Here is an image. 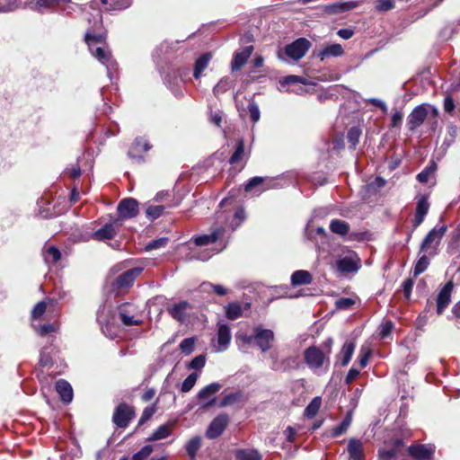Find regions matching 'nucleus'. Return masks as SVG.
Returning a JSON list of instances; mask_svg holds the SVG:
<instances>
[{
	"label": "nucleus",
	"instance_id": "nucleus-1",
	"mask_svg": "<svg viewBox=\"0 0 460 460\" xmlns=\"http://www.w3.org/2000/svg\"><path fill=\"white\" fill-rule=\"evenodd\" d=\"M230 235L226 234L225 227H217L210 234L193 236L189 243H194L196 246H207L209 244L217 243L219 248L214 250H204L200 252H191L188 257V261H206L210 259L214 254L223 251L229 242Z\"/></svg>",
	"mask_w": 460,
	"mask_h": 460
},
{
	"label": "nucleus",
	"instance_id": "nucleus-2",
	"mask_svg": "<svg viewBox=\"0 0 460 460\" xmlns=\"http://www.w3.org/2000/svg\"><path fill=\"white\" fill-rule=\"evenodd\" d=\"M84 40L91 54L106 67L107 75L112 81L117 71V62L112 58L111 51L101 46L104 43V36L101 33L96 34L87 31Z\"/></svg>",
	"mask_w": 460,
	"mask_h": 460
},
{
	"label": "nucleus",
	"instance_id": "nucleus-3",
	"mask_svg": "<svg viewBox=\"0 0 460 460\" xmlns=\"http://www.w3.org/2000/svg\"><path fill=\"white\" fill-rule=\"evenodd\" d=\"M304 361L315 375L326 374L330 368V358L317 346H310L304 351Z\"/></svg>",
	"mask_w": 460,
	"mask_h": 460
},
{
	"label": "nucleus",
	"instance_id": "nucleus-4",
	"mask_svg": "<svg viewBox=\"0 0 460 460\" xmlns=\"http://www.w3.org/2000/svg\"><path fill=\"white\" fill-rule=\"evenodd\" d=\"M166 311L173 320L186 323L191 316L193 305L186 300H181L167 305Z\"/></svg>",
	"mask_w": 460,
	"mask_h": 460
},
{
	"label": "nucleus",
	"instance_id": "nucleus-5",
	"mask_svg": "<svg viewBox=\"0 0 460 460\" xmlns=\"http://www.w3.org/2000/svg\"><path fill=\"white\" fill-rule=\"evenodd\" d=\"M447 231V226H442L440 227L432 228L425 236L420 243V252H428L429 249L436 251L441 239L443 238ZM429 254L434 255L436 252H429Z\"/></svg>",
	"mask_w": 460,
	"mask_h": 460
},
{
	"label": "nucleus",
	"instance_id": "nucleus-6",
	"mask_svg": "<svg viewBox=\"0 0 460 460\" xmlns=\"http://www.w3.org/2000/svg\"><path fill=\"white\" fill-rule=\"evenodd\" d=\"M311 42L305 38H299L285 47V55L293 61L300 60L311 48Z\"/></svg>",
	"mask_w": 460,
	"mask_h": 460
},
{
	"label": "nucleus",
	"instance_id": "nucleus-7",
	"mask_svg": "<svg viewBox=\"0 0 460 460\" xmlns=\"http://www.w3.org/2000/svg\"><path fill=\"white\" fill-rule=\"evenodd\" d=\"M135 417L134 408L126 402H120L115 409L112 420L115 425L120 429L128 426L131 420Z\"/></svg>",
	"mask_w": 460,
	"mask_h": 460
},
{
	"label": "nucleus",
	"instance_id": "nucleus-8",
	"mask_svg": "<svg viewBox=\"0 0 460 460\" xmlns=\"http://www.w3.org/2000/svg\"><path fill=\"white\" fill-rule=\"evenodd\" d=\"M138 202L133 198H126L121 199L117 207L118 217L122 224L123 220L131 219L138 214Z\"/></svg>",
	"mask_w": 460,
	"mask_h": 460
},
{
	"label": "nucleus",
	"instance_id": "nucleus-9",
	"mask_svg": "<svg viewBox=\"0 0 460 460\" xmlns=\"http://www.w3.org/2000/svg\"><path fill=\"white\" fill-rule=\"evenodd\" d=\"M142 270V268H132L121 273L111 282V290L119 292L121 289L128 288Z\"/></svg>",
	"mask_w": 460,
	"mask_h": 460
},
{
	"label": "nucleus",
	"instance_id": "nucleus-10",
	"mask_svg": "<svg viewBox=\"0 0 460 460\" xmlns=\"http://www.w3.org/2000/svg\"><path fill=\"white\" fill-rule=\"evenodd\" d=\"M152 146L149 142L142 137H136L128 149V156L135 162L141 164L144 162V154L151 149Z\"/></svg>",
	"mask_w": 460,
	"mask_h": 460
},
{
	"label": "nucleus",
	"instance_id": "nucleus-11",
	"mask_svg": "<svg viewBox=\"0 0 460 460\" xmlns=\"http://www.w3.org/2000/svg\"><path fill=\"white\" fill-rule=\"evenodd\" d=\"M122 224L119 222V219H114L110 223H106L102 227L94 231L92 234V237L95 241H106L114 238L119 227Z\"/></svg>",
	"mask_w": 460,
	"mask_h": 460
},
{
	"label": "nucleus",
	"instance_id": "nucleus-12",
	"mask_svg": "<svg viewBox=\"0 0 460 460\" xmlns=\"http://www.w3.org/2000/svg\"><path fill=\"white\" fill-rule=\"evenodd\" d=\"M232 340L231 329L228 324L218 323L217 324V343L214 344L217 352L226 351Z\"/></svg>",
	"mask_w": 460,
	"mask_h": 460
},
{
	"label": "nucleus",
	"instance_id": "nucleus-13",
	"mask_svg": "<svg viewBox=\"0 0 460 460\" xmlns=\"http://www.w3.org/2000/svg\"><path fill=\"white\" fill-rule=\"evenodd\" d=\"M229 423V417L226 413L217 415L210 422L206 431V437L209 439L218 438L226 429Z\"/></svg>",
	"mask_w": 460,
	"mask_h": 460
},
{
	"label": "nucleus",
	"instance_id": "nucleus-14",
	"mask_svg": "<svg viewBox=\"0 0 460 460\" xmlns=\"http://www.w3.org/2000/svg\"><path fill=\"white\" fill-rule=\"evenodd\" d=\"M273 340L274 332L271 330L261 327L255 328L254 343L262 352H266L271 348Z\"/></svg>",
	"mask_w": 460,
	"mask_h": 460
},
{
	"label": "nucleus",
	"instance_id": "nucleus-15",
	"mask_svg": "<svg viewBox=\"0 0 460 460\" xmlns=\"http://www.w3.org/2000/svg\"><path fill=\"white\" fill-rule=\"evenodd\" d=\"M428 111L424 104L416 106L408 116L407 125L411 131L419 128L425 120Z\"/></svg>",
	"mask_w": 460,
	"mask_h": 460
},
{
	"label": "nucleus",
	"instance_id": "nucleus-16",
	"mask_svg": "<svg viewBox=\"0 0 460 460\" xmlns=\"http://www.w3.org/2000/svg\"><path fill=\"white\" fill-rule=\"evenodd\" d=\"M221 384L215 382L206 385L198 393L197 398L199 401L208 400V402L203 403L204 408L210 407L215 403L214 395L221 389Z\"/></svg>",
	"mask_w": 460,
	"mask_h": 460
},
{
	"label": "nucleus",
	"instance_id": "nucleus-17",
	"mask_svg": "<svg viewBox=\"0 0 460 460\" xmlns=\"http://www.w3.org/2000/svg\"><path fill=\"white\" fill-rule=\"evenodd\" d=\"M454 288L452 281H448L438 292L437 296V313L441 314L451 301V294Z\"/></svg>",
	"mask_w": 460,
	"mask_h": 460
},
{
	"label": "nucleus",
	"instance_id": "nucleus-18",
	"mask_svg": "<svg viewBox=\"0 0 460 460\" xmlns=\"http://www.w3.org/2000/svg\"><path fill=\"white\" fill-rule=\"evenodd\" d=\"M253 51L252 46L244 47L240 52H235L231 61V70L238 71L247 62Z\"/></svg>",
	"mask_w": 460,
	"mask_h": 460
},
{
	"label": "nucleus",
	"instance_id": "nucleus-19",
	"mask_svg": "<svg viewBox=\"0 0 460 460\" xmlns=\"http://www.w3.org/2000/svg\"><path fill=\"white\" fill-rule=\"evenodd\" d=\"M347 452L351 460H364V446L363 442L358 438H350L348 441Z\"/></svg>",
	"mask_w": 460,
	"mask_h": 460
},
{
	"label": "nucleus",
	"instance_id": "nucleus-20",
	"mask_svg": "<svg viewBox=\"0 0 460 460\" xmlns=\"http://www.w3.org/2000/svg\"><path fill=\"white\" fill-rule=\"evenodd\" d=\"M344 55V49L341 44L333 43L325 46L316 53V57L323 61L328 58H338Z\"/></svg>",
	"mask_w": 460,
	"mask_h": 460
},
{
	"label": "nucleus",
	"instance_id": "nucleus-21",
	"mask_svg": "<svg viewBox=\"0 0 460 460\" xmlns=\"http://www.w3.org/2000/svg\"><path fill=\"white\" fill-rule=\"evenodd\" d=\"M336 268L341 273H353L358 270V265L352 256H345L336 261Z\"/></svg>",
	"mask_w": 460,
	"mask_h": 460
},
{
	"label": "nucleus",
	"instance_id": "nucleus-22",
	"mask_svg": "<svg viewBox=\"0 0 460 460\" xmlns=\"http://www.w3.org/2000/svg\"><path fill=\"white\" fill-rule=\"evenodd\" d=\"M56 390L63 402L70 403L72 402L74 396L73 388L66 380H58L56 383Z\"/></svg>",
	"mask_w": 460,
	"mask_h": 460
},
{
	"label": "nucleus",
	"instance_id": "nucleus-23",
	"mask_svg": "<svg viewBox=\"0 0 460 460\" xmlns=\"http://www.w3.org/2000/svg\"><path fill=\"white\" fill-rule=\"evenodd\" d=\"M146 206V217L150 220L154 221L160 217L164 210L168 208H171V206L167 205H156L152 201H148L145 204Z\"/></svg>",
	"mask_w": 460,
	"mask_h": 460
},
{
	"label": "nucleus",
	"instance_id": "nucleus-24",
	"mask_svg": "<svg viewBox=\"0 0 460 460\" xmlns=\"http://www.w3.org/2000/svg\"><path fill=\"white\" fill-rule=\"evenodd\" d=\"M212 58V54L210 52H206L202 54L194 64L193 76L195 79H199L202 72L208 67V63Z\"/></svg>",
	"mask_w": 460,
	"mask_h": 460
},
{
	"label": "nucleus",
	"instance_id": "nucleus-25",
	"mask_svg": "<svg viewBox=\"0 0 460 460\" xmlns=\"http://www.w3.org/2000/svg\"><path fill=\"white\" fill-rule=\"evenodd\" d=\"M31 9L40 14L58 10L57 0H36Z\"/></svg>",
	"mask_w": 460,
	"mask_h": 460
},
{
	"label": "nucleus",
	"instance_id": "nucleus-26",
	"mask_svg": "<svg viewBox=\"0 0 460 460\" xmlns=\"http://www.w3.org/2000/svg\"><path fill=\"white\" fill-rule=\"evenodd\" d=\"M313 281L311 273L307 270H299L291 275V285L294 287L307 285Z\"/></svg>",
	"mask_w": 460,
	"mask_h": 460
},
{
	"label": "nucleus",
	"instance_id": "nucleus-27",
	"mask_svg": "<svg viewBox=\"0 0 460 460\" xmlns=\"http://www.w3.org/2000/svg\"><path fill=\"white\" fill-rule=\"evenodd\" d=\"M249 153L244 151V141L243 138L238 139L236 147L231 157L229 158L230 164H237L243 160H247Z\"/></svg>",
	"mask_w": 460,
	"mask_h": 460
},
{
	"label": "nucleus",
	"instance_id": "nucleus-28",
	"mask_svg": "<svg viewBox=\"0 0 460 460\" xmlns=\"http://www.w3.org/2000/svg\"><path fill=\"white\" fill-rule=\"evenodd\" d=\"M246 214L243 208H238L233 215L232 219L226 222V226L232 231H235L245 220Z\"/></svg>",
	"mask_w": 460,
	"mask_h": 460
},
{
	"label": "nucleus",
	"instance_id": "nucleus-29",
	"mask_svg": "<svg viewBox=\"0 0 460 460\" xmlns=\"http://www.w3.org/2000/svg\"><path fill=\"white\" fill-rule=\"evenodd\" d=\"M305 84L306 82L302 76H299V75H287V76H284L279 79L278 89L280 92H288V86L290 84Z\"/></svg>",
	"mask_w": 460,
	"mask_h": 460
},
{
	"label": "nucleus",
	"instance_id": "nucleus-30",
	"mask_svg": "<svg viewBox=\"0 0 460 460\" xmlns=\"http://www.w3.org/2000/svg\"><path fill=\"white\" fill-rule=\"evenodd\" d=\"M225 312L226 318L234 321L243 315V307L238 302H231L225 306Z\"/></svg>",
	"mask_w": 460,
	"mask_h": 460
},
{
	"label": "nucleus",
	"instance_id": "nucleus-31",
	"mask_svg": "<svg viewBox=\"0 0 460 460\" xmlns=\"http://www.w3.org/2000/svg\"><path fill=\"white\" fill-rule=\"evenodd\" d=\"M234 84V81L228 76L222 77L219 82L214 86L213 93L216 97L225 93Z\"/></svg>",
	"mask_w": 460,
	"mask_h": 460
},
{
	"label": "nucleus",
	"instance_id": "nucleus-32",
	"mask_svg": "<svg viewBox=\"0 0 460 460\" xmlns=\"http://www.w3.org/2000/svg\"><path fill=\"white\" fill-rule=\"evenodd\" d=\"M172 434V427L169 424L159 426L151 435L147 438V441H155L168 438Z\"/></svg>",
	"mask_w": 460,
	"mask_h": 460
},
{
	"label": "nucleus",
	"instance_id": "nucleus-33",
	"mask_svg": "<svg viewBox=\"0 0 460 460\" xmlns=\"http://www.w3.org/2000/svg\"><path fill=\"white\" fill-rule=\"evenodd\" d=\"M235 457L236 460H262L261 455L256 449H238Z\"/></svg>",
	"mask_w": 460,
	"mask_h": 460
},
{
	"label": "nucleus",
	"instance_id": "nucleus-34",
	"mask_svg": "<svg viewBox=\"0 0 460 460\" xmlns=\"http://www.w3.org/2000/svg\"><path fill=\"white\" fill-rule=\"evenodd\" d=\"M377 460H405L404 456L396 448L379 449Z\"/></svg>",
	"mask_w": 460,
	"mask_h": 460
},
{
	"label": "nucleus",
	"instance_id": "nucleus-35",
	"mask_svg": "<svg viewBox=\"0 0 460 460\" xmlns=\"http://www.w3.org/2000/svg\"><path fill=\"white\" fill-rule=\"evenodd\" d=\"M330 230L339 235H345L349 231V225L341 219H332L330 223Z\"/></svg>",
	"mask_w": 460,
	"mask_h": 460
},
{
	"label": "nucleus",
	"instance_id": "nucleus-36",
	"mask_svg": "<svg viewBox=\"0 0 460 460\" xmlns=\"http://www.w3.org/2000/svg\"><path fill=\"white\" fill-rule=\"evenodd\" d=\"M43 255L48 263H57L61 259V252L54 245L45 247Z\"/></svg>",
	"mask_w": 460,
	"mask_h": 460
},
{
	"label": "nucleus",
	"instance_id": "nucleus-37",
	"mask_svg": "<svg viewBox=\"0 0 460 460\" xmlns=\"http://www.w3.org/2000/svg\"><path fill=\"white\" fill-rule=\"evenodd\" d=\"M354 350H355V344L353 341H346L343 344L341 350V355L342 356L341 365L342 367H346L349 363V361L352 358V355L354 353Z\"/></svg>",
	"mask_w": 460,
	"mask_h": 460
},
{
	"label": "nucleus",
	"instance_id": "nucleus-38",
	"mask_svg": "<svg viewBox=\"0 0 460 460\" xmlns=\"http://www.w3.org/2000/svg\"><path fill=\"white\" fill-rule=\"evenodd\" d=\"M351 420H352L351 413L349 412L344 417L342 421L332 429V432H331L332 437L335 438V437H339L340 435L343 434L349 427Z\"/></svg>",
	"mask_w": 460,
	"mask_h": 460
},
{
	"label": "nucleus",
	"instance_id": "nucleus-39",
	"mask_svg": "<svg viewBox=\"0 0 460 460\" xmlns=\"http://www.w3.org/2000/svg\"><path fill=\"white\" fill-rule=\"evenodd\" d=\"M321 404L322 398L319 396L314 397L305 409V416L309 419L314 418L317 414Z\"/></svg>",
	"mask_w": 460,
	"mask_h": 460
},
{
	"label": "nucleus",
	"instance_id": "nucleus-40",
	"mask_svg": "<svg viewBox=\"0 0 460 460\" xmlns=\"http://www.w3.org/2000/svg\"><path fill=\"white\" fill-rule=\"evenodd\" d=\"M360 136H361V129L358 127L353 126L349 129V131L347 133V140H348V143L349 144L350 148H352V149L356 148L357 145L359 142Z\"/></svg>",
	"mask_w": 460,
	"mask_h": 460
},
{
	"label": "nucleus",
	"instance_id": "nucleus-41",
	"mask_svg": "<svg viewBox=\"0 0 460 460\" xmlns=\"http://www.w3.org/2000/svg\"><path fill=\"white\" fill-rule=\"evenodd\" d=\"M201 445V438L198 436L190 438L185 445V449L190 458L195 457Z\"/></svg>",
	"mask_w": 460,
	"mask_h": 460
},
{
	"label": "nucleus",
	"instance_id": "nucleus-42",
	"mask_svg": "<svg viewBox=\"0 0 460 460\" xmlns=\"http://www.w3.org/2000/svg\"><path fill=\"white\" fill-rule=\"evenodd\" d=\"M429 265V260L427 255L422 254L419 257L418 261L414 264L413 276L417 277L423 273Z\"/></svg>",
	"mask_w": 460,
	"mask_h": 460
},
{
	"label": "nucleus",
	"instance_id": "nucleus-43",
	"mask_svg": "<svg viewBox=\"0 0 460 460\" xmlns=\"http://www.w3.org/2000/svg\"><path fill=\"white\" fill-rule=\"evenodd\" d=\"M242 397H243V393L241 391H235L233 393H229L222 398V400L220 402V406L226 407L228 405H233V404L240 402Z\"/></svg>",
	"mask_w": 460,
	"mask_h": 460
},
{
	"label": "nucleus",
	"instance_id": "nucleus-44",
	"mask_svg": "<svg viewBox=\"0 0 460 460\" xmlns=\"http://www.w3.org/2000/svg\"><path fill=\"white\" fill-rule=\"evenodd\" d=\"M356 4L352 2L336 3L327 6V9L333 13H343L353 9Z\"/></svg>",
	"mask_w": 460,
	"mask_h": 460
},
{
	"label": "nucleus",
	"instance_id": "nucleus-45",
	"mask_svg": "<svg viewBox=\"0 0 460 460\" xmlns=\"http://www.w3.org/2000/svg\"><path fill=\"white\" fill-rule=\"evenodd\" d=\"M132 4V0H111L107 11H122Z\"/></svg>",
	"mask_w": 460,
	"mask_h": 460
},
{
	"label": "nucleus",
	"instance_id": "nucleus-46",
	"mask_svg": "<svg viewBox=\"0 0 460 460\" xmlns=\"http://www.w3.org/2000/svg\"><path fill=\"white\" fill-rule=\"evenodd\" d=\"M119 319L125 326H133L141 324V320L134 319L133 316L128 314L124 308H119Z\"/></svg>",
	"mask_w": 460,
	"mask_h": 460
},
{
	"label": "nucleus",
	"instance_id": "nucleus-47",
	"mask_svg": "<svg viewBox=\"0 0 460 460\" xmlns=\"http://www.w3.org/2000/svg\"><path fill=\"white\" fill-rule=\"evenodd\" d=\"M197 379H198V374H196V373L190 374L182 382L181 386V391L182 393H188L189 391H190L193 388V386L195 385Z\"/></svg>",
	"mask_w": 460,
	"mask_h": 460
},
{
	"label": "nucleus",
	"instance_id": "nucleus-48",
	"mask_svg": "<svg viewBox=\"0 0 460 460\" xmlns=\"http://www.w3.org/2000/svg\"><path fill=\"white\" fill-rule=\"evenodd\" d=\"M168 241L169 239L167 237H160L155 240H152L146 245L145 250L148 252L164 247L168 243Z\"/></svg>",
	"mask_w": 460,
	"mask_h": 460
},
{
	"label": "nucleus",
	"instance_id": "nucleus-49",
	"mask_svg": "<svg viewBox=\"0 0 460 460\" xmlns=\"http://www.w3.org/2000/svg\"><path fill=\"white\" fill-rule=\"evenodd\" d=\"M394 328V324L392 321H386L382 323L378 328L379 336L381 339L388 337Z\"/></svg>",
	"mask_w": 460,
	"mask_h": 460
},
{
	"label": "nucleus",
	"instance_id": "nucleus-50",
	"mask_svg": "<svg viewBox=\"0 0 460 460\" xmlns=\"http://www.w3.org/2000/svg\"><path fill=\"white\" fill-rule=\"evenodd\" d=\"M47 309V301H40L38 302L31 310V318L39 319L40 318Z\"/></svg>",
	"mask_w": 460,
	"mask_h": 460
},
{
	"label": "nucleus",
	"instance_id": "nucleus-51",
	"mask_svg": "<svg viewBox=\"0 0 460 460\" xmlns=\"http://www.w3.org/2000/svg\"><path fill=\"white\" fill-rule=\"evenodd\" d=\"M152 452L153 447L151 445H146L139 451L133 454L132 460H146Z\"/></svg>",
	"mask_w": 460,
	"mask_h": 460
},
{
	"label": "nucleus",
	"instance_id": "nucleus-52",
	"mask_svg": "<svg viewBox=\"0 0 460 460\" xmlns=\"http://www.w3.org/2000/svg\"><path fill=\"white\" fill-rule=\"evenodd\" d=\"M18 8V0H0V12L8 13Z\"/></svg>",
	"mask_w": 460,
	"mask_h": 460
},
{
	"label": "nucleus",
	"instance_id": "nucleus-53",
	"mask_svg": "<svg viewBox=\"0 0 460 460\" xmlns=\"http://www.w3.org/2000/svg\"><path fill=\"white\" fill-rule=\"evenodd\" d=\"M355 304V300L350 297H341L335 301V306L339 310L349 309Z\"/></svg>",
	"mask_w": 460,
	"mask_h": 460
},
{
	"label": "nucleus",
	"instance_id": "nucleus-54",
	"mask_svg": "<svg viewBox=\"0 0 460 460\" xmlns=\"http://www.w3.org/2000/svg\"><path fill=\"white\" fill-rule=\"evenodd\" d=\"M435 167L436 165L432 164L430 166L424 168L420 173H418L417 180L421 183L428 182L429 175L435 171Z\"/></svg>",
	"mask_w": 460,
	"mask_h": 460
},
{
	"label": "nucleus",
	"instance_id": "nucleus-55",
	"mask_svg": "<svg viewBox=\"0 0 460 460\" xmlns=\"http://www.w3.org/2000/svg\"><path fill=\"white\" fill-rule=\"evenodd\" d=\"M292 363H296V358L288 357V358H284L279 365L277 364L276 362H274L271 368L273 370L287 371L288 369V367Z\"/></svg>",
	"mask_w": 460,
	"mask_h": 460
},
{
	"label": "nucleus",
	"instance_id": "nucleus-56",
	"mask_svg": "<svg viewBox=\"0 0 460 460\" xmlns=\"http://www.w3.org/2000/svg\"><path fill=\"white\" fill-rule=\"evenodd\" d=\"M429 208V204L425 197L420 198L416 206V214L426 217Z\"/></svg>",
	"mask_w": 460,
	"mask_h": 460
},
{
	"label": "nucleus",
	"instance_id": "nucleus-57",
	"mask_svg": "<svg viewBox=\"0 0 460 460\" xmlns=\"http://www.w3.org/2000/svg\"><path fill=\"white\" fill-rule=\"evenodd\" d=\"M248 111L250 113L251 119L253 122H257L261 117V112L258 104L253 101L249 102Z\"/></svg>",
	"mask_w": 460,
	"mask_h": 460
},
{
	"label": "nucleus",
	"instance_id": "nucleus-58",
	"mask_svg": "<svg viewBox=\"0 0 460 460\" xmlns=\"http://www.w3.org/2000/svg\"><path fill=\"white\" fill-rule=\"evenodd\" d=\"M181 350L185 354H190L194 349V340L192 338H186L180 343Z\"/></svg>",
	"mask_w": 460,
	"mask_h": 460
},
{
	"label": "nucleus",
	"instance_id": "nucleus-59",
	"mask_svg": "<svg viewBox=\"0 0 460 460\" xmlns=\"http://www.w3.org/2000/svg\"><path fill=\"white\" fill-rule=\"evenodd\" d=\"M394 7V0H378L376 8L378 12H387Z\"/></svg>",
	"mask_w": 460,
	"mask_h": 460
},
{
	"label": "nucleus",
	"instance_id": "nucleus-60",
	"mask_svg": "<svg viewBox=\"0 0 460 460\" xmlns=\"http://www.w3.org/2000/svg\"><path fill=\"white\" fill-rule=\"evenodd\" d=\"M264 181V178L261 176H254L251 178L244 185L245 191H251L254 187L261 184Z\"/></svg>",
	"mask_w": 460,
	"mask_h": 460
},
{
	"label": "nucleus",
	"instance_id": "nucleus-61",
	"mask_svg": "<svg viewBox=\"0 0 460 460\" xmlns=\"http://www.w3.org/2000/svg\"><path fill=\"white\" fill-rule=\"evenodd\" d=\"M155 408L152 406L146 407L142 412V415L138 420V426L143 425L146 421H147L151 417L155 414Z\"/></svg>",
	"mask_w": 460,
	"mask_h": 460
},
{
	"label": "nucleus",
	"instance_id": "nucleus-62",
	"mask_svg": "<svg viewBox=\"0 0 460 460\" xmlns=\"http://www.w3.org/2000/svg\"><path fill=\"white\" fill-rule=\"evenodd\" d=\"M206 363V358L203 355H199L195 357L190 363V367L192 369H201Z\"/></svg>",
	"mask_w": 460,
	"mask_h": 460
},
{
	"label": "nucleus",
	"instance_id": "nucleus-63",
	"mask_svg": "<svg viewBox=\"0 0 460 460\" xmlns=\"http://www.w3.org/2000/svg\"><path fill=\"white\" fill-rule=\"evenodd\" d=\"M413 285H414V281L411 279H405L402 282V291H403L404 296L407 299H409L410 296H411V293Z\"/></svg>",
	"mask_w": 460,
	"mask_h": 460
},
{
	"label": "nucleus",
	"instance_id": "nucleus-64",
	"mask_svg": "<svg viewBox=\"0 0 460 460\" xmlns=\"http://www.w3.org/2000/svg\"><path fill=\"white\" fill-rule=\"evenodd\" d=\"M57 330V327L53 323H45L43 325H40L38 332L41 336L48 335L51 332H55Z\"/></svg>",
	"mask_w": 460,
	"mask_h": 460
}]
</instances>
